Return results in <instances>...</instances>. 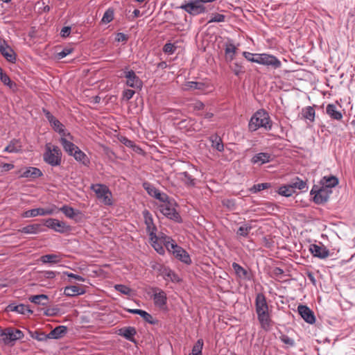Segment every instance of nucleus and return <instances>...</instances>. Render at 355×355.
Instances as JSON below:
<instances>
[{"mask_svg": "<svg viewBox=\"0 0 355 355\" xmlns=\"http://www.w3.org/2000/svg\"><path fill=\"white\" fill-rule=\"evenodd\" d=\"M263 128L266 130L272 128V121L268 113L263 109L257 110L251 117L248 128L251 132H254L259 128Z\"/></svg>", "mask_w": 355, "mask_h": 355, "instance_id": "obj_1", "label": "nucleus"}, {"mask_svg": "<svg viewBox=\"0 0 355 355\" xmlns=\"http://www.w3.org/2000/svg\"><path fill=\"white\" fill-rule=\"evenodd\" d=\"M162 241L167 250L177 259L187 265L191 263V259L189 253L178 245L173 239L169 236H164L162 237Z\"/></svg>", "mask_w": 355, "mask_h": 355, "instance_id": "obj_2", "label": "nucleus"}, {"mask_svg": "<svg viewBox=\"0 0 355 355\" xmlns=\"http://www.w3.org/2000/svg\"><path fill=\"white\" fill-rule=\"evenodd\" d=\"M42 157L46 164L52 167H56L60 166L62 164V153L58 146L47 143L45 145Z\"/></svg>", "mask_w": 355, "mask_h": 355, "instance_id": "obj_3", "label": "nucleus"}, {"mask_svg": "<svg viewBox=\"0 0 355 355\" xmlns=\"http://www.w3.org/2000/svg\"><path fill=\"white\" fill-rule=\"evenodd\" d=\"M90 189L93 191L96 198L105 205H112V194L108 187L103 184H92Z\"/></svg>", "mask_w": 355, "mask_h": 355, "instance_id": "obj_4", "label": "nucleus"}, {"mask_svg": "<svg viewBox=\"0 0 355 355\" xmlns=\"http://www.w3.org/2000/svg\"><path fill=\"white\" fill-rule=\"evenodd\" d=\"M331 193L332 190H329V189L321 186L319 184H314L310 191V194L313 196V202L317 205L326 202L329 200Z\"/></svg>", "mask_w": 355, "mask_h": 355, "instance_id": "obj_5", "label": "nucleus"}, {"mask_svg": "<svg viewBox=\"0 0 355 355\" xmlns=\"http://www.w3.org/2000/svg\"><path fill=\"white\" fill-rule=\"evenodd\" d=\"M0 336L6 345H13L17 340L23 338L24 334L21 330L13 327H0Z\"/></svg>", "mask_w": 355, "mask_h": 355, "instance_id": "obj_6", "label": "nucleus"}, {"mask_svg": "<svg viewBox=\"0 0 355 355\" xmlns=\"http://www.w3.org/2000/svg\"><path fill=\"white\" fill-rule=\"evenodd\" d=\"M180 8L184 10L191 15H198L205 12V7L200 0H190L181 5Z\"/></svg>", "mask_w": 355, "mask_h": 355, "instance_id": "obj_7", "label": "nucleus"}, {"mask_svg": "<svg viewBox=\"0 0 355 355\" xmlns=\"http://www.w3.org/2000/svg\"><path fill=\"white\" fill-rule=\"evenodd\" d=\"M153 300L156 306L159 309H164L167 302V296L166 293L158 287H152Z\"/></svg>", "mask_w": 355, "mask_h": 355, "instance_id": "obj_8", "label": "nucleus"}, {"mask_svg": "<svg viewBox=\"0 0 355 355\" xmlns=\"http://www.w3.org/2000/svg\"><path fill=\"white\" fill-rule=\"evenodd\" d=\"M160 211L168 218L173 220L175 221H178L180 219V215L176 211L173 203L170 200L166 202L165 203H162L159 206Z\"/></svg>", "mask_w": 355, "mask_h": 355, "instance_id": "obj_9", "label": "nucleus"}, {"mask_svg": "<svg viewBox=\"0 0 355 355\" xmlns=\"http://www.w3.org/2000/svg\"><path fill=\"white\" fill-rule=\"evenodd\" d=\"M57 208L53 206L50 208H36L27 210L22 214L24 218H33L37 216L52 215L55 213Z\"/></svg>", "mask_w": 355, "mask_h": 355, "instance_id": "obj_10", "label": "nucleus"}, {"mask_svg": "<svg viewBox=\"0 0 355 355\" xmlns=\"http://www.w3.org/2000/svg\"><path fill=\"white\" fill-rule=\"evenodd\" d=\"M123 76L126 78L125 84L136 89H141L143 85L141 80L137 76L132 70L124 71Z\"/></svg>", "mask_w": 355, "mask_h": 355, "instance_id": "obj_11", "label": "nucleus"}, {"mask_svg": "<svg viewBox=\"0 0 355 355\" xmlns=\"http://www.w3.org/2000/svg\"><path fill=\"white\" fill-rule=\"evenodd\" d=\"M44 225L59 233H64L70 230L69 226L67 225L66 223L60 221L55 218H48L45 220Z\"/></svg>", "mask_w": 355, "mask_h": 355, "instance_id": "obj_12", "label": "nucleus"}, {"mask_svg": "<svg viewBox=\"0 0 355 355\" xmlns=\"http://www.w3.org/2000/svg\"><path fill=\"white\" fill-rule=\"evenodd\" d=\"M257 60L255 63L266 66L279 67V60L275 56L267 53H258Z\"/></svg>", "mask_w": 355, "mask_h": 355, "instance_id": "obj_13", "label": "nucleus"}, {"mask_svg": "<svg viewBox=\"0 0 355 355\" xmlns=\"http://www.w3.org/2000/svg\"><path fill=\"white\" fill-rule=\"evenodd\" d=\"M309 251L314 257L324 259L329 255V250L321 243L319 244H311Z\"/></svg>", "mask_w": 355, "mask_h": 355, "instance_id": "obj_14", "label": "nucleus"}, {"mask_svg": "<svg viewBox=\"0 0 355 355\" xmlns=\"http://www.w3.org/2000/svg\"><path fill=\"white\" fill-rule=\"evenodd\" d=\"M297 311L306 322L312 324L315 322L313 312L307 306L299 305L297 306Z\"/></svg>", "mask_w": 355, "mask_h": 355, "instance_id": "obj_15", "label": "nucleus"}, {"mask_svg": "<svg viewBox=\"0 0 355 355\" xmlns=\"http://www.w3.org/2000/svg\"><path fill=\"white\" fill-rule=\"evenodd\" d=\"M146 231L149 234L150 239H156L157 227L153 223V220L150 214L145 210L144 212Z\"/></svg>", "mask_w": 355, "mask_h": 355, "instance_id": "obj_16", "label": "nucleus"}, {"mask_svg": "<svg viewBox=\"0 0 355 355\" xmlns=\"http://www.w3.org/2000/svg\"><path fill=\"white\" fill-rule=\"evenodd\" d=\"M136 334V329L134 327L130 326L121 328L117 331L118 335L123 336L126 340L134 343H136V340L135 338Z\"/></svg>", "mask_w": 355, "mask_h": 355, "instance_id": "obj_17", "label": "nucleus"}, {"mask_svg": "<svg viewBox=\"0 0 355 355\" xmlns=\"http://www.w3.org/2000/svg\"><path fill=\"white\" fill-rule=\"evenodd\" d=\"M256 313L268 312V306L266 298L263 293H258L255 299Z\"/></svg>", "mask_w": 355, "mask_h": 355, "instance_id": "obj_18", "label": "nucleus"}, {"mask_svg": "<svg viewBox=\"0 0 355 355\" xmlns=\"http://www.w3.org/2000/svg\"><path fill=\"white\" fill-rule=\"evenodd\" d=\"M43 175L42 171L36 167H26L20 177L30 179H36Z\"/></svg>", "mask_w": 355, "mask_h": 355, "instance_id": "obj_19", "label": "nucleus"}, {"mask_svg": "<svg viewBox=\"0 0 355 355\" xmlns=\"http://www.w3.org/2000/svg\"><path fill=\"white\" fill-rule=\"evenodd\" d=\"M271 155L268 153H259L254 155L251 162L254 164L262 165L271 161Z\"/></svg>", "mask_w": 355, "mask_h": 355, "instance_id": "obj_20", "label": "nucleus"}, {"mask_svg": "<svg viewBox=\"0 0 355 355\" xmlns=\"http://www.w3.org/2000/svg\"><path fill=\"white\" fill-rule=\"evenodd\" d=\"M0 52L2 55L9 62H13L15 60V53L13 50L5 42L0 44Z\"/></svg>", "mask_w": 355, "mask_h": 355, "instance_id": "obj_21", "label": "nucleus"}, {"mask_svg": "<svg viewBox=\"0 0 355 355\" xmlns=\"http://www.w3.org/2000/svg\"><path fill=\"white\" fill-rule=\"evenodd\" d=\"M302 119L307 123H313L315 121V111L313 106H306L301 111Z\"/></svg>", "mask_w": 355, "mask_h": 355, "instance_id": "obj_22", "label": "nucleus"}, {"mask_svg": "<svg viewBox=\"0 0 355 355\" xmlns=\"http://www.w3.org/2000/svg\"><path fill=\"white\" fill-rule=\"evenodd\" d=\"M257 318L262 329L268 331L271 327V319L268 312L257 313Z\"/></svg>", "mask_w": 355, "mask_h": 355, "instance_id": "obj_23", "label": "nucleus"}, {"mask_svg": "<svg viewBox=\"0 0 355 355\" xmlns=\"http://www.w3.org/2000/svg\"><path fill=\"white\" fill-rule=\"evenodd\" d=\"M7 311L16 312L23 315L32 313V311L30 310L27 306L23 304H16L15 303H11L7 306Z\"/></svg>", "mask_w": 355, "mask_h": 355, "instance_id": "obj_24", "label": "nucleus"}, {"mask_svg": "<svg viewBox=\"0 0 355 355\" xmlns=\"http://www.w3.org/2000/svg\"><path fill=\"white\" fill-rule=\"evenodd\" d=\"M161 276L166 281H171L173 283H178L180 282V278L179 276L171 269L166 266V268L162 269V272Z\"/></svg>", "mask_w": 355, "mask_h": 355, "instance_id": "obj_25", "label": "nucleus"}, {"mask_svg": "<svg viewBox=\"0 0 355 355\" xmlns=\"http://www.w3.org/2000/svg\"><path fill=\"white\" fill-rule=\"evenodd\" d=\"M318 184L321 186H324L327 189H329V190H332V188L338 184V180L334 175L329 177L324 176L320 180Z\"/></svg>", "mask_w": 355, "mask_h": 355, "instance_id": "obj_26", "label": "nucleus"}, {"mask_svg": "<svg viewBox=\"0 0 355 355\" xmlns=\"http://www.w3.org/2000/svg\"><path fill=\"white\" fill-rule=\"evenodd\" d=\"M181 181L187 187H194L196 185L197 180L193 178L188 172L184 171L179 173Z\"/></svg>", "mask_w": 355, "mask_h": 355, "instance_id": "obj_27", "label": "nucleus"}, {"mask_svg": "<svg viewBox=\"0 0 355 355\" xmlns=\"http://www.w3.org/2000/svg\"><path fill=\"white\" fill-rule=\"evenodd\" d=\"M167 236L166 235L162 234L161 236H156V239H150L152 246L155 250L159 254L163 255L165 253V250L163 247L164 242L162 241V237Z\"/></svg>", "mask_w": 355, "mask_h": 355, "instance_id": "obj_28", "label": "nucleus"}, {"mask_svg": "<svg viewBox=\"0 0 355 355\" xmlns=\"http://www.w3.org/2000/svg\"><path fill=\"white\" fill-rule=\"evenodd\" d=\"M71 156H73L77 162L81 163L85 166H89L90 164L89 158L79 148L73 153Z\"/></svg>", "mask_w": 355, "mask_h": 355, "instance_id": "obj_29", "label": "nucleus"}, {"mask_svg": "<svg viewBox=\"0 0 355 355\" xmlns=\"http://www.w3.org/2000/svg\"><path fill=\"white\" fill-rule=\"evenodd\" d=\"M67 327L60 325L54 328L48 334L49 339H59L67 334Z\"/></svg>", "mask_w": 355, "mask_h": 355, "instance_id": "obj_30", "label": "nucleus"}, {"mask_svg": "<svg viewBox=\"0 0 355 355\" xmlns=\"http://www.w3.org/2000/svg\"><path fill=\"white\" fill-rule=\"evenodd\" d=\"M326 112L333 119L340 121L343 119V114L337 110V107L334 104H328Z\"/></svg>", "mask_w": 355, "mask_h": 355, "instance_id": "obj_31", "label": "nucleus"}, {"mask_svg": "<svg viewBox=\"0 0 355 355\" xmlns=\"http://www.w3.org/2000/svg\"><path fill=\"white\" fill-rule=\"evenodd\" d=\"M62 257L60 254H48L40 257L43 263H58L61 261Z\"/></svg>", "mask_w": 355, "mask_h": 355, "instance_id": "obj_32", "label": "nucleus"}, {"mask_svg": "<svg viewBox=\"0 0 355 355\" xmlns=\"http://www.w3.org/2000/svg\"><path fill=\"white\" fill-rule=\"evenodd\" d=\"M60 142L62 144L64 150L69 155H72L73 153L78 148L73 143L68 141L66 138L61 137Z\"/></svg>", "mask_w": 355, "mask_h": 355, "instance_id": "obj_33", "label": "nucleus"}, {"mask_svg": "<svg viewBox=\"0 0 355 355\" xmlns=\"http://www.w3.org/2000/svg\"><path fill=\"white\" fill-rule=\"evenodd\" d=\"M252 228L253 227L251 223H244L236 230V236L238 238H247Z\"/></svg>", "mask_w": 355, "mask_h": 355, "instance_id": "obj_34", "label": "nucleus"}, {"mask_svg": "<svg viewBox=\"0 0 355 355\" xmlns=\"http://www.w3.org/2000/svg\"><path fill=\"white\" fill-rule=\"evenodd\" d=\"M211 143V147L219 152L224 150V145L222 139L217 135L214 134L209 137Z\"/></svg>", "mask_w": 355, "mask_h": 355, "instance_id": "obj_35", "label": "nucleus"}, {"mask_svg": "<svg viewBox=\"0 0 355 355\" xmlns=\"http://www.w3.org/2000/svg\"><path fill=\"white\" fill-rule=\"evenodd\" d=\"M119 140L124 146L130 148H132L133 151H135V153L139 154L142 153V149L139 146H137L134 141L130 140L127 137L124 136H121L119 137Z\"/></svg>", "mask_w": 355, "mask_h": 355, "instance_id": "obj_36", "label": "nucleus"}, {"mask_svg": "<svg viewBox=\"0 0 355 355\" xmlns=\"http://www.w3.org/2000/svg\"><path fill=\"white\" fill-rule=\"evenodd\" d=\"M293 189H299L302 191H306L308 189V185L306 181L302 180L298 177L294 178L290 183Z\"/></svg>", "mask_w": 355, "mask_h": 355, "instance_id": "obj_37", "label": "nucleus"}, {"mask_svg": "<svg viewBox=\"0 0 355 355\" xmlns=\"http://www.w3.org/2000/svg\"><path fill=\"white\" fill-rule=\"evenodd\" d=\"M205 87V85L203 83L201 82H196V81H188L187 82L184 86L183 89L184 90H204Z\"/></svg>", "mask_w": 355, "mask_h": 355, "instance_id": "obj_38", "label": "nucleus"}, {"mask_svg": "<svg viewBox=\"0 0 355 355\" xmlns=\"http://www.w3.org/2000/svg\"><path fill=\"white\" fill-rule=\"evenodd\" d=\"M20 232L27 234H37L40 232V224L28 225L19 230Z\"/></svg>", "mask_w": 355, "mask_h": 355, "instance_id": "obj_39", "label": "nucleus"}, {"mask_svg": "<svg viewBox=\"0 0 355 355\" xmlns=\"http://www.w3.org/2000/svg\"><path fill=\"white\" fill-rule=\"evenodd\" d=\"M30 302L35 304L46 305L48 303L49 297L46 295L40 294L32 295L29 297Z\"/></svg>", "mask_w": 355, "mask_h": 355, "instance_id": "obj_40", "label": "nucleus"}, {"mask_svg": "<svg viewBox=\"0 0 355 355\" xmlns=\"http://www.w3.org/2000/svg\"><path fill=\"white\" fill-rule=\"evenodd\" d=\"M64 293L67 296H76L78 295H82L84 293L83 289L76 286H67L64 288Z\"/></svg>", "mask_w": 355, "mask_h": 355, "instance_id": "obj_41", "label": "nucleus"}, {"mask_svg": "<svg viewBox=\"0 0 355 355\" xmlns=\"http://www.w3.org/2000/svg\"><path fill=\"white\" fill-rule=\"evenodd\" d=\"M59 210L70 219H73L79 214L78 211L67 205H63Z\"/></svg>", "mask_w": 355, "mask_h": 355, "instance_id": "obj_42", "label": "nucleus"}, {"mask_svg": "<svg viewBox=\"0 0 355 355\" xmlns=\"http://www.w3.org/2000/svg\"><path fill=\"white\" fill-rule=\"evenodd\" d=\"M232 268H233L236 275L239 277L249 279V277L248 276V271L245 269H244L241 266H240L239 263L234 262L232 263Z\"/></svg>", "mask_w": 355, "mask_h": 355, "instance_id": "obj_43", "label": "nucleus"}, {"mask_svg": "<svg viewBox=\"0 0 355 355\" xmlns=\"http://www.w3.org/2000/svg\"><path fill=\"white\" fill-rule=\"evenodd\" d=\"M10 149V153H17L22 150V146L19 139H12L8 145Z\"/></svg>", "mask_w": 355, "mask_h": 355, "instance_id": "obj_44", "label": "nucleus"}, {"mask_svg": "<svg viewBox=\"0 0 355 355\" xmlns=\"http://www.w3.org/2000/svg\"><path fill=\"white\" fill-rule=\"evenodd\" d=\"M278 193L282 196L290 197L294 193V190L293 189L291 184H286L281 186L279 188Z\"/></svg>", "mask_w": 355, "mask_h": 355, "instance_id": "obj_45", "label": "nucleus"}, {"mask_svg": "<svg viewBox=\"0 0 355 355\" xmlns=\"http://www.w3.org/2000/svg\"><path fill=\"white\" fill-rule=\"evenodd\" d=\"M53 129L58 132L60 135H62V137L66 135L65 129L64 125L58 121L57 119L53 121L51 124H50Z\"/></svg>", "mask_w": 355, "mask_h": 355, "instance_id": "obj_46", "label": "nucleus"}, {"mask_svg": "<svg viewBox=\"0 0 355 355\" xmlns=\"http://www.w3.org/2000/svg\"><path fill=\"white\" fill-rule=\"evenodd\" d=\"M204 342L202 339H198L193 346L191 353L189 355H202Z\"/></svg>", "mask_w": 355, "mask_h": 355, "instance_id": "obj_47", "label": "nucleus"}, {"mask_svg": "<svg viewBox=\"0 0 355 355\" xmlns=\"http://www.w3.org/2000/svg\"><path fill=\"white\" fill-rule=\"evenodd\" d=\"M236 46L232 42L227 43L225 45V55L227 58L232 60L236 53Z\"/></svg>", "mask_w": 355, "mask_h": 355, "instance_id": "obj_48", "label": "nucleus"}, {"mask_svg": "<svg viewBox=\"0 0 355 355\" xmlns=\"http://www.w3.org/2000/svg\"><path fill=\"white\" fill-rule=\"evenodd\" d=\"M270 184L268 182L260 183L257 184L253 185L251 188L249 189V191L252 193H257L258 192L263 191L264 189H268L270 187Z\"/></svg>", "mask_w": 355, "mask_h": 355, "instance_id": "obj_49", "label": "nucleus"}, {"mask_svg": "<svg viewBox=\"0 0 355 355\" xmlns=\"http://www.w3.org/2000/svg\"><path fill=\"white\" fill-rule=\"evenodd\" d=\"M0 80L5 85L8 86L10 89L15 86V84L10 80L9 76L6 73H3L2 68H0Z\"/></svg>", "mask_w": 355, "mask_h": 355, "instance_id": "obj_50", "label": "nucleus"}, {"mask_svg": "<svg viewBox=\"0 0 355 355\" xmlns=\"http://www.w3.org/2000/svg\"><path fill=\"white\" fill-rule=\"evenodd\" d=\"M178 49L177 42L171 43L167 42L163 47V51L168 55L175 53Z\"/></svg>", "mask_w": 355, "mask_h": 355, "instance_id": "obj_51", "label": "nucleus"}, {"mask_svg": "<svg viewBox=\"0 0 355 355\" xmlns=\"http://www.w3.org/2000/svg\"><path fill=\"white\" fill-rule=\"evenodd\" d=\"M140 316L148 323L150 324H158V320L153 318L150 313L146 312L144 310L141 311Z\"/></svg>", "mask_w": 355, "mask_h": 355, "instance_id": "obj_52", "label": "nucleus"}, {"mask_svg": "<svg viewBox=\"0 0 355 355\" xmlns=\"http://www.w3.org/2000/svg\"><path fill=\"white\" fill-rule=\"evenodd\" d=\"M30 334L31 338L38 341H46L49 339L48 334H46L44 332H39L37 331H30Z\"/></svg>", "mask_w": 355, "mask_h": 355, "instance_id": "obj_53", "label": "nucleus"}, {"mask_svg": "<svg viewBox=\"0 0 355 355\" xmlns=\"http://www.w3.org/2000/svg\"><path fill=\"white\" fill-rule=\"evenodd\" d=\"M143 187L147 191L148 194L152 197L155 196L157 192L159 191L154 187V185L147 182L143 183Z\"/></svg>", "mask_w": 355, "mask_h": 355, "instance_id": "obj_54", "label": "nucleus"}, {"mask_svg": "<svg viewBox=\"0 0 355 355\" xmlns=\"http://www.w3.org/2000/svg\"><path fill=\"white\" fill-rule=\"evenodd\" d=\"M114 288L116 291L126 295H130L132 291L129 287L123 284H116Z\"/></svg>", "mask_w": 355, "mask_h": 355, "instance_id": "obj_55", "label": "nucleus"}, {"mask_svg": "<svg viewBox=\"0 0 355 355\" xmlns=\"http://www.w3.org/2000/svg\"><path fill=\"white\" fill-rule=\"evenodd\" d=\"M114 18V12L112 10L108 9L107 10L102 18V21L105 24H107L112 21Z\"/></svg>", "mask_w": 355, "mask_h": 355, "instance_id": "obj_56", "label": "nucleus"}, {"mask_svg": "<svg viewBox=\"0 0 355 355\" xmlns=\"http://www.w3.org/2000/svg\"><path fill=\"white\" fill-rule=\"evenodd\" d=\"M225 16L220 13L213 14L211 18L209 20L208 23L213 22H223L225 21Z\"/></svg>", "mask_w": 355, "mask_h": 355, "instance_id": "obj_57", "label": "nucleus"}, {"mask_svg": "<svg viewBox=\"0 0 355 355\" xmlns=\"http://www.w3.org/2000/svg\"><path fill=\"white\" fill-rule=\"evenodd\" d=\"M153 198L159 200L163 203L169 200V197L165 193L161 192L159 190L157 192L156 195Z\"/></svg>", "mask_w": 355, "mask_h": 355, "instance_id": "obj_58", "label": "nucleus"}, {"mask_svg": "<svg viewBox=\"0 0 355 355\" xmlns=\"http://www.w3.org/2000/svg\"><path fill=\"white\" fill-rule=\"evenodd\" d=\"M243 56L245 58L252 62H255V60H257L258 53H252L250 52H243Z\"/></svg>", "mask_w": 355, "mask_h": 355, "instance_id": "obj_59", "label": "nucleus"}, {"mask_svg": "<svg viewBox=\"0 0 355 355\" xmlns=\"http://www.w3.org/2000/svg\"><path fill=\"white\" fill-rule=\"evenodd\" d=\"M280 340L282 343H284V344L290 346V347H293L295 345V341L293 339L291 338L290 337H288V336L286 335H282L281 337H280Z\"/></svg>", "mask_w": 355, "mask_h": 355, "instance_id": "obj_60", "label": "nucleus"}, {"mask_svg": "<svg viewBox=\"0 0 355 355\" xmlns=\"http://www.w3.org/2000/svg\"><path fill=\"white\" fill-rule=\"evenodd\" d=\"M64 274L67 275L68 277L73 278V279L78 281V282H85V279L78 275L73 274L69 272H64Z\"/></svg>", "mask_w": 355, "mask_h": 355, "instance_id": "obj_61", "label": "nucleus"}, {"mask_svg": "<svg viewBox=\"0 0 355 355\" xmlns=\"http://www.w3.org/2000/svg\"><path fill=\"white\" fill-rule=\"evenodd\" d=\"M72 52V49L70 48H65L62 49L60 52L58 53V58L61 59L67 55H69Z\"/></svg>", "mask_w": 355, "mask_h": 355, "instance_id": "obj_62", "label": "nucleus"}, {"mask_svg": "<svg viewBox=\"0 0 355 355\" xmlns=\"http://www.w3.org/2000/svg\"><path fill=\"white\" fill-rule=\"evenodd\" d=\"M43 113L44 114L46 119L48 120L50 124H51L53 121H54L56 119V118L49 110L46 109H43Z\"/></svg>", "mask_w": 355, "mask_h": 355, "instance_id": "obj_63", "label": "nucleus"}, {"mask_svg": "<svg viewBox=\"0 0 355 355\" xmlns=\"http://www.w3.org/2000/svg\"><path fill=\"white\" fill-rule=\"evenodd\" d=\"M71 27L70 26H64L60 31V36L62 37H67L71 33Z\"/></svg>", "mask_w": 355, "mask_h": 355, "instance_id": "obj_64", "label": "nucleus"}]
</instances>
